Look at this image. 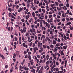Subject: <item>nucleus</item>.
Returning <instances> with one entry per match:
<instances>
[{
	"label": "nucleus",
	"mask_w": 73,
	"mask_h": 73,
	"mask_svg": "<svg viewBox=\"0 0 73 73\" xmlns=\"http://www.w3.org/2000/svg\"><path fill=\"white\" fill-rule=\"evenodd\" d=\"M42 21H43V24H46V26L47 27L48 29H49L50 28V25L47 22H45L44 21V20H42Z\"/></svg>",
	"instance_id": "1"
},
{
	"label": "nucleus",
	"mask_w": 73,
	"mask_h": 73,
	"mask_svg": "<svg viewBox=\"0 0 73 73\" xmlns=\"http://www.w3.org/2000/svg\"><path fill=\"white\" fill-rule=\"evenodd\" d=\"M33 54H35L36 50H38V48L37 47H35L33 48Z\"/></svg>",
	"instance_id": "2"
},
{
	"label": "nucleus",
	"mask_w": 73,
	"mask_h": 73,
	"mask_svg": "<svg viewBox=\"0 0 73 73\" xmlns=\"http://www.w3.org/2000/svg\"><path fill=\"white\" fill-rule=\"evenodd\" d=\"M59 34L61 35L62 37V41L63 42V40H64V39L63 38V34H62V33H59Z\"/></svg>",
	"instance_id": "3"
},
{
	"label": "nucleus",
	"mask_w": 73,
	"mask_h": 73,
	"mask_svg": "<svg viewBox=\"0 0 73 73\" xmlns=\"http://www.w3.org/2000/svg\"><path fill=\"white\" fill-rule=\"evenodd\" d=\"M0 56L2 58L3 60H5V57L3 54H1L0 53Z\"/></svg>",
	"instance_id": "4"
},
{
	"label": "nucleus",
	"mask_w": 73,
	"mask_h": 73,
	"mask_svg": "<svg viewBox=\"0 0 73 73\" xmlns=\"http://www.w3.org/2000/svg\"><path fill=\"white\" fill-rule=\"evenodd\" d=\"M46 39L47 40L48 42L50 41V42H51L52 41L51 40H50V39L49 38L48 36H47V37H46Z\"/></svg>",
	"instance_id": "5"
},
{
	"label": "nucleus",
	"mask_w": 73,
	"mask_h": 73,
	"mask_svg": "<svg viewBox=\"0 0 73 73\" xmlns=\"http://www.w3.org/2000/svg\"><path fill=\"white\" fill-rule=\"evenodd\" d=\"M20 69L19 70H21V69H24V66H22H22L21 65L20 66H19Z\"/></svg>",
	"instance_id": "6"
},
{
	"label": "nucleus",
	"mask_w": 73,
	"mask_h": 73,
	"mask_svg": "<svg viewBox=\"0 0 73 73\" xmlns=\"http://www.w3.org/2000/svg\"><path fill=\"white\" fill-rule=\"evenodd\" d=\"M62 7L61 6H60V8H58V7H57L56 8L58 10H60L62 9Z\"/></svg>",
	"instance_id": "7"
},
{
	"label": "nucleus",
	"mask_w": 73,
	"mask_h": 73,
	"mask_svg": "<svg viewBox=\"0 0 73 73\" xmlns=\"http://www.w3.org/2000/svg\"><path fill=\"white\" fill-rule=\"evenodd\" d=\"M49 57V54L47 55V56H46V58L47 60H48Z\"/></svg>",
	"instance_id": "8"
},
{
	"label": "nucleus",
	"mask_w": 73,
	"mask_h": 73,
	"mask_svg": "<svg viewBox=\"0 0 73 73\" xmlns=\"http://www.w3.org/2000/svg\"><path fill=\"white\" fill-rule=\"evenodd\" d=\"M6 28L9 31H10L11 30V27H6Z\"/></svg>",
	"instance_id": "9"
},
{
	"label": "nucleus",
	"mask_w": 73,
	"mask_h": 73,
	"mask_svg": "<svg viewBox=\"0 0 73 73\" xmlns=\"http://www.w3.org/2000/svg\"><path fill=\"white\" fill-rule=\"evenodd\" d=\"M16 57V54L15 53H14L13 54V58H15Z\"/></svg>",
	"instance_id": "10"
},
{
	"label": "nucleus",
	"mask_w": 73,
	"mask_h": 73,
	"mask_svg": "<svg viewBox=\"0 0 73 73\" xmlns=\"http://www.w3.org/2000/svg\"><path fill=\"white\" fill-rule=\"evenodd\" d=\"M54 44H56V42L54 40H53L52 42Z\"/></svg>",
	"instance_id": "11"
},
{
	"label": "nucleus",
	"mask_w": 73,
	"mask_h": 73,
	"mask_svg": "<svg viewBox=\"0 0 73 73\" xmlns=\"http://www.w3.org/2000/svg\"><path fill=\"white\" fill-rule=\"evenodd\" d=\"M53 64V62H52V63H51V64L50 66V67H51L52 69H53V66H52Z\"/></svg>",
	"instance_id": "12"
},
{
	"label": "nucleus",
	"mask_w": 73,
	"mask_h": 73,
	"mask_svg": "<svg viewBox=\"0 0 73 73\" xmlns=\"http://www.w3.org/2000/svg\"><path fill=\"white\" fill-rule=\"evenodd\" d=\"M28 58L29 59V60H31V56H30V55H29V56H28Z\"/></svg>",
	"instance_id": "13"
},
{
	"label": "nucleus",
	"mask_w": 73,
	"mask_h": 73,
	"mask_svg": "<svg viewBox=\"0 0 73 73\" xmlns=\"http://www.w3.org/2000/svg\"><path fill=\"white\" fill-rule=\"evenodd\" d=\"M24 69L25 70H29V68H27L25 66L24 68Z\"/></svg>",
	"instance_id": "14"
},
{
	"label": "nucleus",
	"mask_w": 73,
	"mask_h": 73,
	"mask_svg": "<svg viewBox=\"0 0 73 73\" xmlns=\"http://www.w3.org/2000/svg\"><path fill=\"white\" fill-rule=\"evenodd\" d=\"M70 24H71V22H69L67 23L66 24V25H70Z\"/></svg>",
	"instance_id": "15"
},
{
	"label": "nucleus",
	"mask_w": 73,
	"mask_h": 73,
	"mask_svg": "<svg viewBox=\"0 0 73 73\" xmlns=\"http://www.w3.org/2000/svg\"><path fill=\"white\" fill-rule=\"evenodd\" d=\"M32 15L33 17H35V12H33L32 13Z\"/></svg>",
	"instance_id": "16"
},
{
	"label": "nucleus",
	"mask_w": 73,
	"mask_h": 73,
	"mask_svg": "<svg viewBox=\"0 0 73 73\" xmlns=\"http://www.w3.org/2000/svg\"><path fill=\"white\" fill-rule=\"evenodd\" d=\"M43 48L45 49L46 48H47V46L46 45H43Z\"/></svg>",
	"instance_id": "17"
},
{
	"label": "nucleus",
	"mask_w": 73,
	"mask_h": 73,
	"mask_svg": "<svg viewBox=\"0 0 73 73\" xmlns=\"http://www.w3.org/2000/svg\"><path fill=\"white\" fill-rule=\"evenodd\" d=\"M19 1H15V5H17V4H18L19 3Z\"/></svg>",
	"instance_id": "18"
},
{
	"label": "nucleus",
	"mask_w": 73,
	"mask_h": 73,
	"mask_svg": "<svg viewBox=\"0 0 73 73\" xmlns=\"http://www.w3.org/2000/svg\"><path fill=\"white\" fill-rule=\"evenodd\" d=\"M4 50L5 51H6V52H7V47H5V48L4 49Z\"/></svg>",
	"instance_id": "19"
},
{
	"label": "nucleus",
	"mask_w": 73,
	"mask_h": 73,
	"mask_svg": "<svg viewBox=\"0 0 73 73\" xmlns=\"http://www.w3.org/2000/svg\"><path fill=\"white\" fill-rule=\"evenodd\" d=\"M39 23L40 24V27H42V22H41Z\"/></svg>",
	"instance_id": "20"
},
{
	"label": "nucleus",
	"mask_w": 73,
	"mask_h": 73,
	"mask_svg": "<svg viewBox=\"0 0 73 73\" xmlns=\"http://www.w3.org/2000/svg\"><path fill=\"white\" fill-rule=\"evenodd\" d=\"M12 14L11 13H9V17H12Z\"/></svg>",
	"instance_id": "21"
},
{
	"label": "nucleus",
	"mask_w": 73,
	"mask_h": 73,
	"mask_svg": "<svg viewBox=\"0 0 73 73\" xmlns=\"http://www.w3.org/2000/svg\"><path fill=\"white\" fill-rule=\"evenodd\" d=\"M55 3L56 5L58 6L59 4L57 2H55Z\"/></svg>",
	"instance_id": "22"
},
{
	"label": "nucleus",
	"mask_w": 73,
	"mask_h": 73,
	"mask_svg": "<svg viewBox=\"0 0 73 73\" xmlns=\"http://www.w3.org/2000/svg\"><path fill=\"white\" fill-rule=\"evenodd\" d=\"M38 73H42V70H40V71H39L38 72Z\"/></svg>",
	"instance_id": "23"
},
{
	"label": "nucleus",
	"mask_w": 73,
	"mask_h": 73,
	"mask_svg": "<svg viewBox=\"0 0 73 73\" xmlns=\"http://www.w3.org/2000/svg\"><path fill=\"white\" fill-rule=\"evenodd\" d=\"M31 71L32 72H33V73H35V69H33V70H31Z\"/></svg>",
	"instance_id": "24"
},
{
	"label": "nucleus",
	"mask_w": 73,
	"mask_h": 73,
	"mask_svg": "<svg viewBox=\"0 0 73 73\" xmlns=\"http://www.w3.org/2000/svg\"><path fill=\"white\" fill-rule=\"evenodd\" d=\"M59 5L60 6H62V7H63V6H64V5L62 3H60L59 4Z\"/></svg>",
	"instance_id": "25"
},
{
	"label": "nucleus",
	"mask_w": 73,
	"mask_h": 73,
	"mask_svg": "<svg viewBox=\"0 0 73 73\" xmlns=\"http://www.w3.org/2000/svg\"><path fill=\"white\" fill-rule=\"evenodd\" d=\"M57 48H54V52H57Z\"/></svg>",
	"instance_id": "26"
},
{
	"label": "nucleus",
	"mask_w": 73,
	"mask_h": 73,
	"mask_svg": "<svg viewBox=\"0 0 73 73\" xmlns=\"http://www.w3.org/2000/svg\"><path fill=\"white\" fill-rule=\"evenodd\" d=\"M60 54H61V55H64V53H63V51H62L61 52Z\"/></svg>",
	"instance_id": "27"
},
{
	"label": "nucleus",
	"mask_w": 73,
	"mask_h": 73,
	"mask_svg": "<svg viewBox=\"0 0 73 73\" xmlns=\"http://www.w3.org/2000/svg\"><path fill=\"white\" fill-rule=\"evenodd\" d=\"M60 46V43H58L56 45V46L58 47Z\"/></svg>",
	"instance_id": "28"
},
{
	"label": "nucleus",
	"mask_w": 73,
	"mask_h": 73,
	"mask_svg": "<svg viewBox=\"0 0 73 73\" xmlns=\"http://www.w3.org/2000/svg\"><path fill=\"white\" fill-rule=\"evenodd\" d=\"M8 5L9 7H11L12 6V3H10V4L9 5V4H8Z\"/></svg>",
	"instance_id": "29"
},
{
	"label": "nucleus",
	"mask_w": 73,
	"mask_h": 73,
	"mask_svg": "<svg viewBox=\"0 0 73 73\" xmlns=\"http://www.w3.org/2000/svg\"><path fill=\"white\" fill-rule=\"evenodd\" d=\"M66 7H69V3H67L66 4Z\"/></svg>",
	"instance_id": "30"
},
{
	"label": "nucleus",
	"mask_w": 73,
	"mask_h": 73,
	"mask_svg": "<svg viewBox=\"0 0 73 73\" xmlns=\"http://www.w3.org/2000/svg\"><path fill=\"white\" fill-rule=\"evenodd\" d=\"M38 40H36L35 41V43L36 44H38L37 42H38Z\"/></svg>",
	"instance_id": "31"
},
{
	"label": "nucleus",
	"mask_w": 73,
	"mask_h": 73,
	"mask_svg": "<svg viewBox=\"0 0 73 73\" xmlns=\"http://www.w3.org/2000/svg\"><path fill=\"white\" fill-rule=\"evenodd\" d=\"M66 36H65V35H64V39H65V40H66Z\"/></svg>",
	"instance_id": "32"
},
{
	"label": "nucleus",
	"mask_w": 73,
	"mask_h": 73,
	"mask_svg": "<svg viewBox=\"0 0 73 73\" xmlns=\"http://www.w3.org/2000/svg\"><path fill=\"white\" fill-rule=\"evenodd\" d=\"M40 67H41V66H37L36 68H37V69H38V70H39Z\"/></svg>",
	"instance_id": "33"
},
{
	"label": "nucleus",
	"mask_w": 73,
	"mask_h": 73,
	"mask_svg": "<svg viewBox=\"0 0 73 73\" xmlns=\"http://www.w3.org/2000/svg\"><path fill=\"white\" fill-rule=\"evenodd\" d=\"M40 49L43 51V48H42V46H40Z\"/></svg>",
	"instance_id": "34"
},
{
	"label": "nucleus",
	"mask_w": 73,
	"mask_h": 73,
	"mask_svg": "<svg viewBox=\"0 0 73 73\" xmlns=\"http://www.w3.org/2000/svg\"><path fill=\"white\" fill-rule=\"evenodd\" d=\"M50 47L51 48H54V46L53 45L51 44L50 45Z\"/></svg>",
	"instance_id": "35"
},
{
	"label": "nucleus",
	"mask_w": 73,
	"mask_h": 73,
	"mask_svg": "<svg viewBox=\"0 0 73 73\" xmlns=\"http://www.w3.org/2000/svg\"><path fill=\"white\" fill-rule=\"evenodd\" d=\"M11 18H13V19H16V18L14 16H13V15H12V16H11Z\"/></svg>",
	"instance_id": "36"
},
{
	"label": "nucleus",
	"mask_w": 73,
	"mask_h": 73,
	"mask_svg": "<svg viewBox=\"0 0 73 73\" xmlns=\"http://www.w3.org/2000/svg\"><path fill=\"white\" fill-rule=\"evenodd\" d=\"M50 34H51L52 35L53 34V31H50Z\"/></svg>",
	"instance_id": "37"
},
{
	"label": "nucleus",
	"mask_w": 73,
	"mask_h": 73,
	"mask_svg": "<svg viewBox=\"0 0 73 73\" xmlns=\"http://www.w3.org/2000/svg\"><path fill=\"white\" fill-rule=\"evenodd\" d=\"M38 47H40V43L39 42H38Z\"/></svg>",
	"instance_id": "38"
},
{
	"label": "nucleus",
	"mask_w": 73,
	"mask_h": 73,
	"mask_svg": "<svg viewBox=\"0 0 73 73\" xmlns=\"http://www.w3.org/2000/svg\"><path fill=\"white\" fill-rule=\"evenodd\" d=\"M66 19L67 21H70V19L69 18H66Z\"/></svg>",
	"instance_id": "39"
},
{
	"label": "nucleus",
	"mask_w": 73,
	"mask_h": 73,
	"mask_svg": "<svg viewBox=\"0 0 73 73\" xmlns=\"http://www.w3.org/2000/svg\"><path fill=\"white\" fill-rule=\"evenodd\" d=\"M8 10H9V11H10V12H11V8H10L9 7L8 9Z\"/></svg>",
	"instance_id": "40"
},
{
	"label": "nucleus",
	"mask_w": 73,
	"mask_h": 73,
	"mask_svg": "<svg viewBox=\"0 0 73 73\" xmlns=\"http://www.w3.org/2000/svg\"><path fill=\"white\" fill-rule=\"evenodd\" d=\"M19 31L20 32H21V33H23V30L22 29H21V30H20Z\"/></svg>",
	"instance_id": "41"
},
{
	"label": "nucleus",
	"mask_w": 73,
	"mask_h": 73,
	"mask_svg": "<svg viewBox=\"0 0 73 73\" xmlns=\"http://www.w3.org/2000/svg\"><path fill=\"white\" fill-rule=\"evenodd\" d=\"M19 10L21 11H23V8L22 7L21 8H20Z\"/></svg>",
	"instance_id": "42"
},
{
	"label": "nucleus",
	"mask_w": 73,
	"mask_h": 73,
	"mask_svg": "<svg viewBox=\"0 0 73 73\" xmlns=\"http://www.w3.org/2000/svg\"><path fill=\"white\" fill-rule=\"evenodd\" d=\"M70 29L71 30H73V27L72 26L71 27H70Z\"/></svg>",
	"instance_id": "43"
},
{
	"label": "nucleus",
	"mask_w": 73,
	"mask_h": 73,
	"mask_svg": "<svg viewBox=\"0 0 73 73\" xmlns=\"http://www.w3.org/2000/svg\"><path fill=\"white\" fill-rule=\"evenodd\" d=\"M56 64L57 66H58L59 65V63L58 62H56Z\"/></svg>",
	"instance_id": "44"
},
{
	"label": "nucleus",
	"mask_w": 73,
	"mask_h": 73,
	"mask_svg": "<svg viewBox=\"0 0 73 73\" xmlns=\"http://www.w3.org/2000/svg\"><path fill=\"white\" fill-rule=\"evenodd\" d=\"M33 44V43L32 42H31L29 44V46H31Z\"/></svg>",
	"instance_id": "45"
},
{
	"label": "nucleus",
	"mask_w": 73,
	"mask_h": 73,
	"mask_svg": "<svg viewBox=\"0 0 73 73\" xmlns=\"http://www.w3.org/2000/svg\"><path fill=\"white\" fill-rule=\"evenodd\" d=\"M52 17V15H49V19L51 18Z\"/></svg>",
	"instance_id": "46"
},
{
	"label": "nucleus",
	"mask_w": 73,
	"mask_h": 73,
	"mask_svg": "<svg viewBox=\"0 0 73 73\" xmlns=\"http://www.w3.org/2000/svg\"><path fill=\"white\" fill-rule=\"evenodd\" d=\"M33 32L35 33V29H32Z\"/></svg>",
	"instance_id": "47"
},
{
	"label": "nucleus",
	"mask_w": 73,
	"mask_h": 73,
	"mask_svg": "<svg viewBox=\"0 0 73 73\" xmlns=\"http://www.w3.org/2000/svg\"><path fill=\"white\" fill-rule=\"evenodd\" d=\"M23 33H25L26 32V30L25 29H23Z\"/></svg>",
	"instance_id": "48"
},
{
	"label": "nucleus",
	"mask_w": 73,
	"mask_h": 73,
	"mask_svg": "<svg viewBox=\"0 0 73 73\" xmlns=\"http://www.w3.org/2000/svg\"><path fill=\"white\" fill-rule=\"evenodd\" d=\"M19 7V5H17L16 7V9H18Z\"/></svg>",
	"instance_id": "49"
},
{
	"label": "nucleus",
	"mask_w": 73,
	"mask_h": 73,
	"mask_svg": "<svg viewBox=\"0 0 73 73\" xmlns=\"http://www.w3.org/2000/svg\"><path fill=\"white\" fill-rule=\"evenodd\" d=\"M61 28V26H58V27H57V29H60Z\"/></svg>",
	"instance_id": "50"
},
{
	"label": "nucleus",
	"mask_w": 73,
	"mask_h": 73,
	"mask_svg": "<svg viewBox=\"0 0 73 73\" xmlns=\"http://www.w3.org/2000/svg\"><path fill=\"white\" fill-rule=\"evenodd\" d=\"M48 67V64H46V66L45 67V68H46L45 69H46V68Z\"/></svg>",
	"instance_id": "51"
},
{
	"label": "nucleus",
	"mask_w": 73,
	"mask_h": 73,
	"mask_svg": "<svg viewBox=\"0 0 73 73\" xmlns=\"http://www.w3.org/2000/svg\"><path fill=\"white\" fill-rule=\"evenodd\" d=\"M34 65L33 66V67H32L31 66L30 67V69L33 70L34 68Z\"/></svg>",
	"instance_id": "52"
},
{
	"label": "nucleus",
	"mask_w": 73,
	"mask_h": 73,
	"mask_svg": "<svg viewBox=\"0 0 73 73\" xmlns=\"http://www.w3.org/2000/svg\"><path fill=\"white\" fill-rule=\"evenodd\" d=\"M65 18H63V19H62V21H63V22L65 21Z\"/></svg>",
	"instance_id": "53"
},
{
	"label": "nucleus",
	"mask_w": 73,
	"mask_h": 73,
	"mask_svg": "<svg viewBox=\"0 0 73 73\" xmlns=\"http://www.w3.org/2000/svg\"><path fill=\"white\" fill-rule=\"evenodd\" d=\"M54 4H51V7H52V8L53 7V6H54Z\"/></svg>",
	"instance_id": "54"
},
{
	"label": "nucleus",
	"mask_w": 73,
	"mask_h": 73,
	"mask_svg": "<svg viewBox=\"0 0 73 73\" xmlns=\"http://www.w3.org/2000/svg\"><path fill=\"white\" fill-rule=\"evenodd\" d=\"M23 46L24 47H25L26 45V44L25 43H23Z\"/></svg>",
	"instance_id": "55"
},
{
	"label": "nucleus",
	"mask_w": 73,
	"mask_h": 73,
	"mask_svg": "<svg viewBox=\"0 0 73 73\" xmlns=\"http://www.w3.org/2000/svg\"><path fill=\"white\" fill-rule=\"evenodd\" d=\"M27 53V52L26 51H24L23 52V54H24V55H25V54H26Z\"/></svg>",
	"instance_id": "56"
},
{
	"label": "nucleus",
	"mask_w": 73,
	"mask_h": 73,
	"mask_svg": "<svg viewBox=\"0 0 73 73\" xmlns=\"http://www.w3.org/2000/svg\"><path fill=\"white\" fill-rule=\"evenodd\" d=\"M5 68H6L7 69V68H8V65H5Z\"/></svg>",
	"instance_id": "57"
},
{
	"label": "nucleus",
	"mask_w": 73,
	"mask_h": 73,
	"mask_svg": "<svg viewBox=\"0 0 73 73\" xmlns=\"http://www.w3.org/2000/svg\"><path fill=\"white\" fill-rule=\"evenodd\" d=\"M28 55L27 54H26L25 56V58H27L28 57Z\"/></svg>",
	"instance_id": "58"
},
{
	"label": "nucleus",
	"mask_w": 73,
	"mask_h": 73,
	"mask_svg": "<svg viewBox=\"0 0 73 73\" xmlns=\"http://www.w3.org/2000/svg\"><path fill=\"white\" fill-rule=\"evenodd\" d=\"M17 19H19V20H21V18L19 16H18L17 17Z\"/></svg>",
	"instance_id": "59"
},
{
	"label": "nucleus",
	"mask_w": 73,
	"mask_h": 73,
	"mask_svg": "<svg viewBox=\"0 0 73 73\" xmlns=\"http://www.w3.org/2000/svg\"><path fill=\"white\" fill-rule=\"evenodd\" d=\"M61 24V22L58 23V25H60Z\"/></svg>",
	"instance_id": "60"
},
{
	"label": "nucleus",
	"mask_w": 73,
	"mask_h": 73,
	"mask_svg": "<svg viewBox=\"0 0 73 73\" xmlns=\"http://www.w3.org/2000/svg\"><path fill=\"white\" fill-rule=\"evenodd\" d=\"M35 43H33V48H34V47H35Z\"/></svg>",
	"instance_id": "61"
},
{
	"label": "nucleus",
	"mask_w": 73,
	"mask_h": 73,
	"mask_svg": "<svg viewBox=\"0 0 73 73\" xmlns=\"http://www.w3.org/2000/svg\"><path fill=\"white\" fill-rule=\"evenodd\" d=\"M15 41H17V39H18V38L17 37H15Z\"/></svg>",
	"instance_id": "62"
},
{
	"label": "nucleus",
	"mask_w": 73,
	"mask_h": 73,
	"mask_svg": "<svg viewBox=\"0 0 73 73\" xmlns=\"http://www.w3.org/2000/svg\"><path fill=\"white\" fill-rule=\"evenodd\" d=\"M22 5H23L24 6H25V3H24V2H23L22 3Z\"/></svg>",
	"instance_id": "63"
},
{
	"label": "nucleus",
	"mask_w": 73,
	"mask_h": 73,
	"mask_svg": "<svg viewBox=\"0 0 73 73\" xmlns=\"http://www.w3.org/2000/svg\"><path fill=\"white\" fill-rule=\"evenodd\" d=\"M71 60L73 61V56H72L71 58Z\"/></svg>",
	"instance_id": "64"
}]
</instances>
